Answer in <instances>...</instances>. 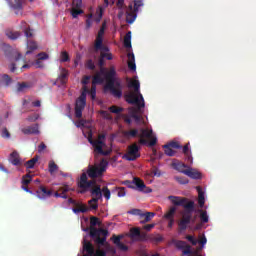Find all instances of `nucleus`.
<instances>
[{
    "label": "nucleus",
    "instance_id": "obj_4",
    "mask_svg": "<svg viewBox=\"0 0 256 256\" xmlns=\"http://www.w3.org/2000/svg\"><path fill=\"white\" fill-rule=\"evenodd\" d=\"M116 75L117 71H115V68H110V70L106 72V89H109L113 97L121 99L123 97V88L121 86V81L117 80Z\"/></svg>",
    "mask_w": 256,
    "mask_h": 256
},
{
    "label": "nucleus",
    "instance_id": "obj_56",
    "mask_svg": "<svg viewBox=\"0 0 256 256\" xmlns=\"http://www.w3.org/2000/svg\"><path fill=\"white\" fill-rule=\"evenodd\" d=\"M90 225H91V227H95V226L99 225V218L92 216L90 218Z\"/></svg>",
    "mask_w": 256,
    "mask_h": 256
},
{
    "label": "nucleus",
    "instance_id": "obj_58",
    "mask_svg": "<svg viewBox=\"0 0 256 256\" xmlns=\"http://www.w3.org/2000/svg\"><path fill=\"white\" fill-rule=\"evenodd\" d=\"M37 57L39 58L40 61H45V60L49 59V54H47L45 52H41L37 55Z\"/></svg>",
    "mask_w": 256,
    "mask_h": 256
},
{
    "label": "nucleus",
    "instance_id": "obj_11",
    "mask_svg": "<svg viewBox=\"0 0 256 256\" xmlns=\"http://www.w3.org/2000/svg\"><path fill=\"white\" fill-rule=\"evenodd\" d=\"M139 157H141V154L139 153V146L137 143L130 145L127 153L124 155L126 161H136Z\"/></svg>",
    "mask_w": 256,
    "mask_h": 256
},
{
    "label": "nucleus",
    "instance_id": "obj_59",
    "mask_svg": "<svg viewBox=\"0 0 256 256\" xmlns=\"http://www.w3.org/2000/svg\"><path fill=\"white\" fill-rule=\"evenodd\" d=\"M117 191L118 197H125V195L127 194V192L125 191V187H118Z\"/></svg>",
    "mask_w": 256,
    "mask_h": 256
},
{
    "label": "nucleus",
    "instance_id": "obj_43",
    "mask_svg": "<svg viewBox=\"0 0 256 256\" xmlns=\"http://www.w3.org/2000/svg\"><path fill=\"white\" fill-rule=\"evenodd\" d=\"M174 179L180 185H187V183H189V179H187L186 177H183V176H175Z\"/></svg>",
    "mask_w": 256,
    "mask_h": 256
},
{
    "label": "nucleus",
    "instance_id": "obj_17",
    "mask_svg": "<svg viewBox=\"0 0 256 256\" xmlns=\"http://www.w3.org/2000/svg\"><path fill=\"white\" fill-rule=\"evenodd\" d=\"M24 135H39V124H34L22 129Z\"/></svg>",
    "mask_w": 256,
    "mask_h": 256
},
{
    "label": "nucleus",
    "instance_id": "obj_18",
    "mask_svg": "<svg viewBox=\"0 0 256 256\" xmlns=\"http://www.w3.org/2000/svg\"><path fill=\"white\" fill-rule=\"evenodd\" d=\"M9 161L15 167L21 165V157L19 156V152L18 151H13L10 154Z\"/></svg>",
    "mask_w": 256,
    "mask_h": 256
},
{
    "label": "nucleus",
    "instance_id": "obj_62",
    "mask_svg": "<svg viewBox=\"0 0 256 256\" xmlns=\"http://www.w3.org/2000/svg\"><path fill=\"white\" fill-rule=\"evenodd\" d=\"M187 241H189L192 245H197L198 241L197 239H195V237L191 236V235H187L186 236Z\"/></svg>",
    "mask_w": 256,
    "mask_h": 256
},
{
    "label": "nucleus",
    "instance_id": "obj_42",
    "mask_svg": "<svg viewBox=\"0 0 256 256\" xmlns=\"http://www.w3.org/2000/svg\"><path fill=\"white\" fill-rule=\"evenodd\" d=\"M153 217H155V213L154 212H142V215L140 216V219L145 218L146 221L149 223V221H151V219H153Z\"/></svg>",
    "mask_w": 256,
    "mask_h": 256
},
{
    "label": "nucleus",
    "instance_id": "obj_39",
    "mask_svg": "<svg viewBox=\"0 0 256 256\" xmlns=\"http://www.w3.org/2000/svg\"><path fill=\"white\" fill-rule=\"evenodd\" d=\"M124 47H126V49H131V31L124 36Z\"/></svg>",
    "mask_w": 256,
    "mask_h": 256
},
{
    "label": "nucleus",
    "instance_id": "obj_10",
    "mask_svg": "<svg viewBox=\"0 0 256 256\" xmlns=\"http://www.w3.org/2000/svg\"><path fill=\"white\" fill-rule=\"evenodd\" d=\"M89 143L94 148V153H97L98 155L107 156L111 153V150H103L104 147H107L105 141L89 139Z\"/></svg>",
    "mask_w": 256,
    "mask_h": 256
},
{
    "label": "nucleus",
    "instance_id": "obj_7",
    "mask_svg": "<svg viewBox=\"0 0 256 256\" xmlns=\"http://www.w3.org/2000/svg\"><path fill=\"white\" fill-rule=\"evenodd\" d=\"M81 95L76 99L75 102V117L81 119L83 117V111L87 106V86H83Z\"/></svg>",
    "mask_w": 256,
    "mask_h": 256
},
{
    "label": "nucleus",
    "instance_id": "obj_30",
    "mask_svg": "<svg viewBox=\"0 0 256 256\" xmlns=\"http://www.w3.org/2000/svg\"><path fill=\"white\" fill-rule=\"evenodd\" d=\"M69 191H75V189L71 188L67 184H63L61 187L58 188V193H60L61 195H67V193H69Z\"/></svg>",
    "mask_w": 256,
    "mask_h": 256
},
{
    "label": "nucleus",
    "instance_id": "obj_47",
    "mask_svg": "<svg viewBox=\"0 0 256 256\" xmlns=\"http://www.w3.org/2000/svg\"><path fill=\"white\" fill-rule=\"evenodd\" d=\"M139 111H141V109H139V106H137V108H134V107L129 108L130 117L133 119L136 115L139 114Z\"/></svg>",
    "mask_w": 256,
    "mask_h": 256
},
{
    "label": "nucleus",
    "instance_id": "obj_48",
    "mask_svg": "<svg viewBox=\"0 0 256 256\" xmlns=\"http://www.w3.org/2000/svg\"><path fill=\"white\" fill-rule=\"evenodd\" d=\"M102 193H103V196L105 197V199H107V201H109V199H111V190H109V188L107 186L102 188Z\"/></svg>",
    "mask_w": 256,
    "mask_h": 256
},
{
    "label": "nucleus",
    "instance_id": "obj_5",
    "mask_svg": "<svg viewBox=\"0 0 256 256\" xmlns=\"http://www.w3.org/2000/svg\"><path fill=\"white\" fill-rule=\"evenodd\" d=\"M109 235V231L103 229V228H95L90 227V237L94 239L95 243L97 245H106L108 251H113L115 253V249L107 243V236Z\"/></svg>",
    "mask_w": 256,
    "mask_h": 256
},
{
    "label": "nucleus",
    "instance_id": "obj_50",
    "mask_svg": "<svg viewBox=\"0 0 256 256\" xmlns=\"http://www.w3.org/2000/svg\"><path fill=\"white\" fill-rule=\"evenodd\" d=\"M85 67H86V69H89L90 71H95V63L91 59L86 61Z\"/></svg>",
    "mask_w": 256,
    "mask_h": 256
},
{
    "label": "nucleus",
    "instance_id": "obj_19",
    "mask_svg": "<svg viewBox=\"0 0 256 256\" xmlns=\"http://www.w3.org/2000/svg\"><path fill=\"white\" fill-rule=\"evenodd\" d=\"M20 29H22V31H24V35H25V37H27V39H30V37H33V30L27 24V22L22 21L20 24Z\"/></svg>",
    "mask_w": 256,
    "mask_h": 256
},
{
    "label": "nucleus",
    "instance_id": "obj_64",
    "mask_svg": "<svg viewBox=\"0 0 256 256\" xmlns=\"http://www.w3.org/2000/svg\"><path fill=\"white\" fill-rule=\"evenodd\" d=\"M94 256H107V252H105L104 250H96L94 252Z\"/></svg>",
    "mask_w": 256,
    "mask_h": 256
},
{
    "label": "nucleus",
    "instance_id": "obj_40",
    "mask_svg": "<svg viewBox=\"0 0 256 256\" xmlns=\"http://www.w3.org/2000/svg\"><path fill=\"white\" fill-rule=\"evenodd\" d=\"M177 208L171 207L169 211L164 215L165 219H175V213Z\"/></svg>",
    "mask_w": 256,
    "mask_h": 256
},
{
    "label": "nucleus",
    "instance_id": "obj_25",
    "mask_svg": "<svg viewBox=\"0 0 256 256\" xmlns=\"http://www.w3.org/2000/svg\"><path fill=\"white\" fill-rule=\"evenodd\" d=\"M8 3L15 11H21L23 9V1L21 0H8Z\"/></svg>",
    "mask_w": 256,
    "mask_h": 256
},
{
    "label": "nucleus",
    "instance_id": "obj_38",
    "mask_svg": "<svg viewBox=\"0 0 256 256\" xmlns=\"http://www.w3.org/2000/svg\"><path fill=\"white\" fill-rule=\"evenodd\" d=\"M87 93L90 94L91 100L95 101L97 97V86L92 85L90 90L87 88Z\"/></svg>",
    "mask_w": 256,
    "mask_h": 256
},
{
    "label": "nucleus",
    "instance_id": "obj_51",
    "mask_svg": "<svg viewBox=\"0 0 256 256\" xmlns=\"http://www.w3.org/2000/svg\"><path fill=\"white\" fill-rule=\"evenodd\" d=\"M32 181V177L30 176V174H26L23 176L22 178V185H29V183H31Z\"/></svg>",
    "mask_w": 256,
    "mask_h": 256
},
{
    "label": "nucleus",
    "instance_id": "obj_6",
    "mask_svg": "<svg viewBox=\"0 0 256 256\" xmlns=\"http://www.w3.org/2000/svg\"><path fill=\"white\" fill-rule=\"evenodd\" d=\"M139 7H143V0H134L128 5L126 10V23L129 25H133L135 23V19H137V13H139Z\"/></svg>",
    "mask_w": 256,
    "mask_h": 256
},
{
    "label": "nucleus",
    "instance_id": "obj_53",
    "mask_svg": "<svg viewBox=\"0 0 256 256\" xmlns=\"http://www.w3.org/2000/svg\"><path fill=\"white\" fill-rule=\"evenodd\" d=\"M168 146H170L172 149H183V146H181V144H179L177 141L168 143Z\"/></svg>",
    "mask_w": 256,
    "mask_h": 256
},
{
    "label": "nucleus",
    "instance_id": "obj_2",
    "mask_svg": "<svg viewBox=\"0 0 256 256\" xmlns=\"http://www.w3.org/2000/svg\"><path fill=\"white\" fill-rule=\"evenodd\" d=\"M78 187L81 189L78 191L81 195L90 191L93 197L90 200V203H94V205H92L94 210L99 209V199H103V192L101 190V186L97 185V181L89 180V178H87V173H82L78 180Z\"/></svg>",
    "mask_w": 256,
    "mask_h": 256
},
{
    "label": "nucleus",
    "instance_id": "obj_54",
    "mask_svg": "<svg viewBox=\"0 0 256 256\" xmlns=\"http://www.w3.org/2000/svg\"><path fill=\"white\" fill-rule=\"evenodd\" d=\"M72 6L76 9H81L83 7V0H72Z\"/></svg>",
    "mask_w": 256,
    "mask_h": 256
},
{
    "label": "nucleus",
    "instance_id": "obj_29",
    "mask_svg": "<svg viewBox=\"0 0 256 256\" xmlns=\"http://www.w3.org/2000/svg\"><path fill=\"white\" fill-rule=\"evenodd\" d=\"M123 135L127 139H129V137H133V138L139 137V130L132 129V130H128V131H123Z\"/></svg>",
    "mask_w": 256,
    "mask_h": 256
},
{
    "label": "nucleus",
    "instance_id": "obj_26",
    "mask_svg": "<svg viewBox=\"0 0 256 256\" xmlns=\"http://www.w3.org/2000/svg\"><path fill=\"white\" fill-rule=\"evenodd\" d=\"M189 145L190 144L187 143L182 147V153L185 155L187 161L193 163V156L191 155V149L189 148Z\"/></svg>",
    "mask_w": 256,
    "mask_h": 256
},
{
    "label": "nucleus",
    "instance_id": "obj_20",
    "mask_svg": "<svg viewBox=\"0 0 256 256\" xmlns=\"http://www.w3.org/2000/svg\"><path fill=\"white\" fill-rule=\"evenodd\" d=\"M67 79H69V71L65 68H61L60 75L57 78L58 83H60V85H65Z\"/></svg>",
    "mask_w": 256,
    "mask_h": 256
},
{
    "label": "nucleus",
    "instance_id": "obj_34",
    "mask_svg": "<svg viewBox=\"0 0 256 256\" xmlns=\"http://www.w3.org/2000/svg\"><path fill=\"white\" fill-rule=\"evenodd\" d=\"M37 161H39V156H35L34 158L28 160L24 165L26 169H33Z\"/></svg>",
    "mask_w": 256,
    "mask_h": 256
},
{
    "label": "nucleus",
    "instance_id": "obj_15",
    "mask_svg": "<svg viewBox=\"0 0 256 256\" xmlns=\"http://www.w3.org/2000/svg\"><path fill=\"white\" fill-rule=\"evenodd\" d=\"M83 251L85 252L83 256H94L95 255V247L89 241H85L83 243Z\"/></svg>",
    "mask_w": 256,
    "mask_h": 256
},
{
    "label": "nucleus",
    "instance_id": "obj_16",
    "mask_svg": "<svg viewBox=\"0 0 256 256\" xmlns=\"http://www.w3.org/2000/svg\"><path fill=\"white\" fill-rule=\"evenodd\" d=\"M172 167L179 173H183L185 175V172L187 171V165L179 160H173L172 161Z\"/></svg>",
    "mask_w": 256,
    "mask_h": 256
},
{
    "label": "nucleus",
    "instance_id": "obj_12",
    "mask_svg": "<svg viewBox=\"0 0 256 256\" xmlns=\"http://www.w3.org/2000/svg\"><path fill=\"white\" fill-rule=\"evenodd\" d=\"M36 197L38 199H41L42 201H45V199H49L53 195V190H49L47 186H39V188L36 190Z\"/></svg>",
    "mask_w": 256,
    "mask_h": 256
},
{
    "label": "nucleus",
    "instance_id": "obj_36",
    "mask_svg": "<svg viewBox=\"0 0 256 256\" xmlns=\"http://www.w3.org/2000/svg\"><path fill=\"white\" fill-rule=\"evenodd\" d=\"M70 13L73 19H77L79 15H83V10L81 8L72 7V9L70 10Z\"/></svg>",
    "mask_w": 256,
    "mask_h": 256
},
{
    "label": "nucleus",
    "instance_id": "obj_46",
    "mask_svg": "<svg viewBox=\"0 0 256 256\" xmlns=\"http://www.w3.org/2000/svg\"><path fill=\"white\" fill-rule=\"evenodd\" d=\"M109 111H110V113H114L115 115H119V113H123V108L113 105L109 108Z\"/></svg>",
    "mask_w": 256,
    "mask_h": 256
},
{
    "label": "nucleus",
    "instance_id": "obj_32",
    "mask_svg": "<svg viewBox=\"0 0 256 256\" xmlns=\"http://www.w3.org/2000/svg\"><path fill=\"white\" fill-rule=\"evenodd\" d=\"M163 147L164 153L168 157H175V155L177 154V151L173 150V148L171 146H168V144H165Z\"/></svg>",
    "mask_w": 256,
    "mask_h": 256
},
{
    "label": "nucleus",
    "instance_id": "obj_35",
    "mask_svg": "<svg viewBox=\"0 0 256 256\" xmlns=\"http://www.w3.org/2000/svg\"><path fill=\"white\" fill-rule=\"evenodd\" d=\"M198 189V204L200 207H203L205 205V194L203 193V191H201V188H197Z\"/></svg>",
    "mask_w": 256,
    "mask_h": 256
},
{
    "label": "nucleus",
    "instance_id": "obj_45",
    "mask_svg": "<svg viewBox=\"0 0 256 256\" xmlns=\"http://www.w3.org/2000/svg\"><path fill=\"white\" fill-rule=\"evenodd\" d=\"M200 219L202 223H209V216L207 211L200 210Z\"/></svg>",
    "mask_w": 256,
    "mask_h": 256
},
{
    "label": "nucleus",
    "instance_id": "obj_3",
    "mask_svg": "<svg viewBox=\"0 0 256 256\" xmlns=\"http://www.w3.org/2000/svg\"><path fill=\"white\" fill-rule=\"evenodd\" d=\"M129 89H134V92L125 94V101L129 103V105H135L138 109H143L145 107V99H143V94L141 93V84L139 80H131L128 83Z\"/></svg>",
    "mask_w": 256,
    "mask_h": 256
},
{
    "label": "nucleus",
    "instance_id": "obj_31",
    "mask_svg": "<svg viewBox=\"0 0 256 256\" xmlns=\"http://www.w3.org/2000/svg\"><path fill=\"white\" fill-rule=\"evenodd\" d=\"M130 235H131V237H140L141 239H145V237H146L145 234H141V229H139V228L130 229Z\"/></svg>",
    "mask_w": 256,
    "mask_h": 256
},
{
    "label": "nucleus",
    "instance_id": "obj_49",
    "mask_svg": "<svg viewBox=\"0 0 256 256\" xmlns=\"http://www.w3.org/2000/svg\"><path fill=\"white\" fill-rule=\"evenodd\" d=\"M128 215H135L137 217H141V215H143V211H141V209L134 208L128 211Z\"/></svg>",
    "mask_w": 256,
    "mask_h": 256
},
{
    "label": "nucleus",
    "instance_id": "obj_9",
    "mask_svg": "<svg viewBox=\"0 0 256 256\" xmlns=\"http://www.w3.org/2000/svg\"><path fill=\"white\" fill-rule=\"evenodd\" d=\"M140 145H147L148 147H155L157 145V138L153 137V130L141 129L138 134Z\"/></svg>",
    "mask_w": 256,
    "mask_h": 256
},
{
    "label": "nucleus",
    "instance_id": "obj_60",
    "mask_svg": "<svg viewBox=\"0 0 256 256\" xmlns=\"http://www.w3.org/2000/svg\"><path fill=\"white\" fill-rule=\"evenodd\" d=\"M67 61H69V54L67 52H62L61 53V62L67 63Z\"/></svg>",
    "mask_w": 256,
    "mask_h": 256
},
{
    "label": "nucleus",
    "instance_id": "obj_21",
    "mask_svg": "<svg viewBox=\"0 0 256 256\" xmlns=\"http://www.w3.org/2000/svg\"><path fill=\"white\" fill-rule=\"evenodd\" d=\"M184 175H187V177H190V179H201V172L193 168L186 169Z\"/></svg>",
    "mask_w": 256,
    "mask_h": 256
},
{
    "label": "nucleus",
    "instance_id": "obj_14",
    "mask_svg": "<svg viewBox=\"0 0 256 256\" xmlns=\"http://www.w3.org/2000/svg\"><path fill=\"white\" fill-rule=\"evenodd\" d=\"M123 237V235H112L111 237V241H113L114 245H116V247H118V249H120V251H128L129 247H127V245L123 244L121 241V238Z\"/></svg>",
    "mask_w": 256,
    "mask_h": 256
},
{
    "label": "nucleus",
    "instance_id": "obj_1",
    "mask_svg": "<svg viewBox=\"0 0 256 256\" xmlns=\"http://www.w3.org/2000/svg\"><path fill=\"white\" fill-rule=\"evenodd\" d=\"M168 199L173 205L184 208L182 211V218L178 222V228L179 231H187V227L190 223H195L197 219V217L193 218V213H195V202L179 196H169Z\"/></svg>",
    "mask_w": 256,
    "mask_h": 256
},
{
    "label": "nucleus",
    "instance_id": "obj_33",
    "mask_svg": "<svg viewBox=\"0 0 256 256\" xmlns=\"http://www.w3.org/2000/svg\"><path fill=\"white\" fill-rule=\"evenodd\" d=\"M48 171L51 175L57 173L59 171V166L55 163V161L51 160L48 164Z\"/></svg>",
    "mask_w": 256,
    "mask_h": 256
},
{
    "label": "nucleus",
    "instance_id": "obj_63",
    "mask_svg": "<svg viewBox=\"0 0 256 256\" xmlns=\"http://www.w3.org/2000/svg\"><path fill=\"white\" fill-rule=\"evenodd\" d=\"M2 79H3V81L5 82V84L6 85H11V77L9 76V75H7V74H4L3 76H2Z\"/></svg>",
    "mask_w": 256,
    "mask_h": 256
},
{
    "label": "nucleus",
    "instance_id": "obj_61",
    "mask_svg": "<svg viewBox=\"0 0 256 256\" xmlns=\"http://www.w3.org/2000/svg\"><path fill=\"white\" fill-rule=\"evenodd\" d=\"M54 197L60 198V199H69V196L67 194H61L59 191H56L54 193Z\"/></svg>",
    "mask_w": 256,
    "mask_h": 256
},
{
    "label": "nucleus",
    "instance_id": "obj_27",
    "mask_svg": "<svg viewBox=\"0 0 256 256\" xmlns=\"http://www.w3.org/2000/svg\"><path fill=\"white\" fill-rule=\"evenodd\" d=\"M31 87H33V83L32 82H22V83H18L17 84V91L19 93L25 91V89H31Z\"/></svg>",
    "mask_w": 256,
    "mask_h": 256
},
{
    "label": "nucleus",
    "instance_id": "obj_13",
    "mask_svg": "<svg viewBox=\"0 0 256 256\" xmlns=\"http://www.w3.org/2000/svg\"><path fill=\"white\" fill-rule=\"evenodd\" d=\"M174 245L176 249H180L183 253V255H193V251H191V246L187 244V242L183 240H175Z\"/></svg>",
    "mask_w": 256,
    "mask_h": 256
},
{
    "label": "nucleus",
    "instance_id": "obj_28",
    "mask_svg": "<svg viewBox=\"0 0 256 256\" xmlns=\"http://www.w3.org/2000/svg\"><path fill=\"white\" fill-rule=\"evenodd\" d=\"M27 51H26V55H31V53H33V51H37L38 46H37V42L35 41H28L27 42Z\"/></svg>",
    "mask_w": 256,
    "mask_h": 256
},
{
    "label": "nucleus",
    "instance_id": "obj_41",
    "mask_svg": "<svg viewBox=\"0 0 256 256\" xmlns=\"http://www.w3.org/2000/svg\"><path fill=\"white\" fill-rule=\"evenodd\" d=\"M134 185L139 188V191H143V189H145V182L140 178H134Z\"/></svg>",
    "mask_w": 256,
    "mask_h": 256
},
{
    "label": "nucleus",
    "instance_id": "obj_55",
    "mask_svg": "<svg viewBox=\"0 0 256 256\" xmlns=\"http://www.w3.org/2000/svg\"><path fill=\"white\" fill-rule=\"evenodd\" d=\"M76 207H78V210H80V213H87L89 211V208L87 205L84 204H77Z\"/></svg>",
    "mask_w": 256,
    "mask_h": 256
},
{
    "label": "nucleus",
    "instance_id": "obj_57",
    "mask_svg": "<svg viewBox=\"0 0 256 256\" xmlns=\"http://www.w3.org/2000/svg\"><path fill=\"white\" fill-rule=\"evenodd\" d=\"M37 119H39V114L37 113L27 117V121H29L30 123H35Z\"/></svg>",
    "mask_w": 256,
    "mask_h": 256
},
{
    "label": "nucleus",
    "instance_id": "obj_44",
    "mask_svg": "<svg viewBox=\"0 0 256 256\" xmlns=\"http://www.w3.org/2000/svg\"><path fill=\"white\" fill-rule=\"evenodd\" d=\"M116 7H118L120 11H125V9L127 11V9L129 8L125 5V0H117Z\"/></svg>",
    "mask_w": 256,
    "mask_h": 256
},
{
    "label": "nucleus",
    "instance_id": "obj_8",
    "mask_svg": "<svg viewBox=\"0 0 256 256\" xmlns=\"http://www.w3.org/2000/svg\"><path fill=\"white\" fill-rule=\"evenodd\" d=\"M107 165L109 162L107 160L102 159L97 166H89L87 170V175L90 179H97V177H102L103 173L107 171Z\"/></svg>",
    "mask_w": 256,
    "mask_h": 256
},
{
    "label": "nucleus",
    "instance_id": "obj_23",
    "mask_svg": "<svg viewBox=\"0 0 256 256\" xmlns=\"http://www.w3.org/2000/svg\"><path fill=\"white\" fill-rule=\"evenodd\" d=\"M5 35L6 37H8V39H11V41H16V39H19V37H21V32L8 29L5 31Z\"/></svg>",
    "mask_w": 256,
    "mask_h": 256
},
{
    "label": "nucleus",
    "instance_id": "obj_24",
    "mask_svg": "<svg viewBox=\"0 0 256 256\" xmlns=\"http://www.w3.org/2000/svg\"><path fill=\"white\" fill-rule=\"evenodd\" d=\"M103 35H105V24H103L102 28H100V30L96 36V40L94 42V43H96L97 49H99V47H101V42L103 41Z\"/></svg>",
    "mask_w": 256,
    "mask_h": 256
},
{
    "label": "nucleus",
    "instance_id": "obj_52",
    "mask_svg": "<svg viewBox=\"0 0 256 256\" xmlns=\"http://www.w3.org/2000/svg\"><path fill=\"white\" fill-rule=\"evenodd\" d=\"M1 137H3V139H11V133L6 127L2 129Z\"/></svg>",
    "mask_w": 256,
    "mask_h": 256
},
{
    "label": "nucleus",
    "instance_id": "obj_22",
    "mask_svg": "<svg viewBox=\"0 0 256 256\" xmlns=\"http://www.w3.org/2000/svg\"><path fill=\"white\" fill-rule=\"evenodd\" d=\"M128 68L130 71H137V65L135 64V54L133 53H128Z\"/></svg>",
    "mask_w": 256,
    "mask_h": 256
},
{
    "label": "nucleus",
    "instance_id": "obj_37",
    "mask_svg": "<svg viewBox=\"0 0 256 256\" xmlns=\"http://www.w3.org/2000/svg\"><path fill=\"white\" fill-rule=\"evenodd\" d=\"M101 83H103V77H101V73H97L92 79V85L97 87V85H101Z\"/></svg>",
    "mask_w": 256,
    "mask_h": 256
}]
</instances>
